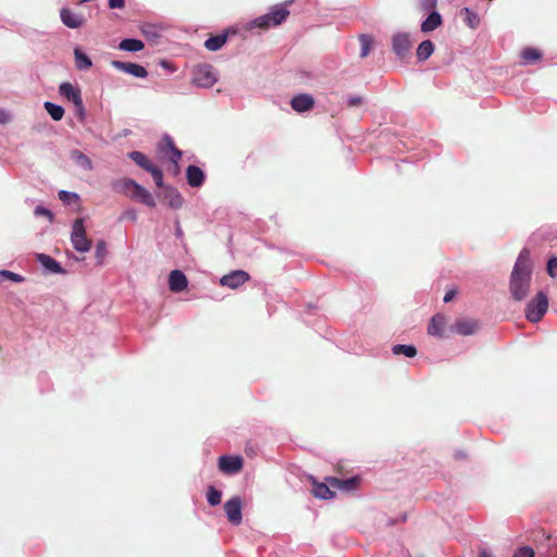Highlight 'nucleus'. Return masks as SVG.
<instances>
[{"instance_id":"nucleus-1","label":"nucleus","mask_w":557,"mask_h":557,"mask_svg":"<svg viewBox=\"0 0 557 557\" xmlns=\"http://www.w3.org/2000/svg\"><path fill=\"white\" fill-rule=\"evenodd\" d=\"M532 264L530 251L524 248L520 251L510 277V293L513 299H524L530 289Z\"/></svg>"},{"instance_id":"nucleus-2","label":"nucleus","mask_w":557,"mask_h":557,"mask_svg":"<svg viewBox=\"0 0 557 557\" xmlns=\"http://www.w3.org/2000/svg\"><path fill=\"white\" fill-rule=\"evenodd\" d=\"M292 2L293 0H289L284 4L272 7L269 13L255 18L251 25L261 29H269L270 27L281 25L289 15L286 5Z\"/></svg>"},{"instance_id":"nucleus-3","label":"nucleus","mask_w":557,"mask_h":557,"mask_svg":"<svg viewBox=\"0 0 557 557\" xmlns=\"http://www.w3.org/2000/svg\"><path fill=\"white\" fill-rule=\"evenodd\" d=\"M548 308V298L545 293L539 292L536 296L527 305L525 318L530 322H537L546 313Z\"/></svg>"},{"instance_id":"nucleus-4","label":"nucleus","mask_w":557,"mask_h":557,"mask_svg":"<svg viewBox=\"0 0 557 557\" xmlns=\"http://www.w3.org/2000/svg\"><path fill=\"white\" fill-rule=\"evenodd\" d=\"M71 242L73 247L81 252H87L91 248V240L87 237L82 218L76 219L73 223Z\"/></svg>"},{"instance_id":"nucleus-5","label":"nucleus","mask_w":557,"mask_h":557,"mask_svg":"<svg viewBox=\"0 0 557 557\" xmlns=\"http://www.w3.org/2000/svg\"><path fill=\"white\" fill-rule=\"evenodd\" d=\"M216 82L214 67L210 64H199L193 71V83L198 87L209 88Z\"/></svg>"},{"instance_id":"nucleus-6","label":"nucleus","mask_w":557,"mask_h":557,"mask_svg":"<svg viewBox=\"0 0 557 557\" xmlns=\"http://www.w3.org/2000/svg\"><path fill=\"white\" fill-rule=\"evenodd\" d=\"M128 157L137 164L139 165L141 169L146 170L147 172H149L152 177H153V181L156 183V185L158 187H161L163 185V174H162V171L153 165L150 160L140 151H132L128 153Z\"/></svg>"},{"instance_id":"nucleus-7","label":"nucleus","mask_w":557,"mask_h":557,"mask_svg":"<svg viewBox=\"0 0 557 557\" xmlns=\"http://www.w3.org/2000/svg\"><path fill=\"white\" fill-rule=\"evenodd\" d=\"M242 510H243V502L239 496H234V497L230 498L224 504L225 515L227 517V520L233 525H239L242 523V521H243Z\"/></svg>"},{"instance_id":"nucleus-8","label":"nucleus","mask_w":557,"mask_h":557,"mask_svg":"<svg viewBox=\"0 0 557 557\" xmlns=\"http://www.w3.org/2000/svg\"><path fill=\"white\" fill-rule=\"evenodd\" d=\"M392 48L399 59L408 55L412 48V41L408 33H397L392 38Z\"/></svg>"},{"instance_id":"nucleus-9","label":"nucleus","mask_w":557,"mask_h":557,"mask_svg":"<svg viewBox=\"0 0 557 557\" xmlns=\"http://www.w3.org/2000/svg\"><path fill=\"white\" fill-rule=\"evenodd\" d=\"M244 459L240 456H221L219 458V470L224 474H235L242 471Z\"/></svg>"},{"instance_id":"nucleus-10","label":"nucleus","mask_w":557,"mask_h":557,"mask_svg":"<svg viewBox=\"0 0 557 557\" xmlns=\"http://www.w3.org/2000/svg\"><path fill=\"white\" fill-rule=\"evenodd\" d=\"M250 275L244 270H235L228 274H225L221 277L220 284L222 286L230 287L232 289H236L247 281H249Z\"/></svg>"},{"instance_id":"nucleus-11","label":"nucleus","mask_w":557,"mask_h":557,"mask_svg":"<svg viewBox=\"0 0 557 557\" xmlns=\"http://www.w3.org/2000/svg\"><path fill=\"white\" fill-rule=\"evenodd\" d=\"M451 329L459 335L468 336L479 331L480 323L475 319H458Z\"/></svg>"},{"instance_id":"nucleus-12","label":"nucleus","mask_w":557,"mask_h":557,"mask_svg":"<svg viewBox=\"0 0 557 557\" xmlns=\"http://www.w3.org/2000/svg\"><path fill=\"white\" fill-rule=\"evenodd\" d=\"M111 64L114 69L131 74L135 77L145 78L148 75L147 70L137 63L112 61Z\"/></svg>"},{"instance_id":"nucleus-13","label":"nucleus","mask_w":557,"mask_h":557,"mask_svg":"<svg viewBox=\"0 0 557 557\" xmlns=\"http://www.w3.org/2000/svg\"><path fill=\"white\" fill-rule=\"evenodd\" d=\"M61 21L70 28H78L85 24V17L70 9L63 8L60 12Z\"/></svg>"},{"instance_id":"nucleus-14","label":"nucleus","mask_w":557,"mask_h":557,"mask_svg":"<svg viewBox=\"0 0 557 557\" xmlns=\"http://www.w3.org/2000/svg\"><path fill=\"white\" fill-rule=\"evenodd\" d=\"M59 92L62 97L72 101L74 107H81L82 95L79 88L74 87L69 82H65L60 85Z\"/></svg>"},{"instance_id":"nucleus-15","label":"nucleus","mask_w":557,"mask_h":557,"mask_svg":"<svg viewBox=\"0 0 557 557\" xmlns=\"http://www.w3.org/2000/svg\"><path fill=\"white\" fill-rule=\"evenodd\" d=\"M290 106L296 112H307L313 108L314 99L308 94H299L292 99Z\"/></svg>"},{"instance_id":"nucleus-16","label":"nucleus","mask_w":557,"mask_h":557,"mask_svg":"<svg viewBox=\"0 0 557 557\" xmlns=\"http://www.w3.org/2000/svg\"><path fill=\"white\" fill-rule=\"evenodd\" d=\"M446 323L447 319L444 314L437 313L433 315L428 326V333L433 336L444 337Z\"/></svg>"},{"instance_id":"nucleus-17","label":"nucleus","mask_w":557,"mask_h":557,"mask_svg":"<svg viewBox=\"0 0 557 557\" xmlns=\"http://www.w3.org/2000/svg\"><path fill=\"white\" fill-rule=\"evenodd\" d=\"M186 275L180 270H173L169 275V287L174 293H180L187 287Z\"/></svg>"},{"instance_id":"nucleus-18","label":"nucleus","mask_w":557,"mask_h":557,"mask_svg":"<svg viewBox=\"0 0 557 557\" xmlns=\"http://www.w3.org/2000/svg\"><path fill=\"white\" fill-rule=\"evenodd\" d=\"M161 150L165 154H168L170 161H172L175 164V166H177V163L182 158V151L175 147V144L170 136H165L163 138L161 144Z\"/></svg>"},{"instance_id":"nucleus-19","label":"nucleus","mask_w":557,"mask_h":557,"mask_svg":"<svg viewBox=\"0 0 557 557\" xmlns=\"http://www.w3.org/2000/svg\"><path fill=\"white\" fill-rule=\"evenodd\" d=\"M327 482L333 488L342 491H354L358 487L360 479L358 476H352L346 480L338 478H327Z\"/></svg>"},{"instance_id":"nucleus-20","label":"nucleus","mask_w":557,"mask_h":557,"mask_svg":"<svg viewBox=\"0 0 557 557\" xmlns=\"http://www.w3.org/2000/svg\"><path fill=\"white\" fill-rule=\"evenodd\" d=\"M186 178L191 187H200L205 182V173L197 165H188L186 169Z\"/></svg>"},{"instance_id":"nucleus-21","label":"nucleus","mask_w":557,"mask_h":557,"mask_svg":"<svg viewBox=\"0 0 557 557\" xmlns=\"http://www.w3.org/2000/svg\"><path fill=\"white\" fill-rule=\"evenodd\" d=\"M129 197L141 201L143 203H145L148 207L152 208L156 206L152 195L146 188H144L141 185H139L137 183L134 186L133 191L129 194Z\"/></svg>"},{"instance_id":"nucleus-22","label":"nucleus","mask_w":557,"mask_h":557,"mask_svg":"<svg viewBox=\"0 0 557 557\" xmlns=\"http://www.w3.org/2000/svg\"><path fill=\"white\" fill-rule=\"evenodd\" d=\"M443 23L442 15L437 11H432L421 23V32L430 33L440 27Z\"/></svg>"},{"instance_id":"nucleus-23","label":"nucleus","mask_w":557,"mask_h":557,"mask_svg":"<svg viewBox=\"0 0 557 557\" xmlns=\"http://www.w3.org/2000/svg\"><path fill=\"white\" fill-rule=\"evenodd\" d=\"M37 260L45 269H47L51 273H64V270L62 269L60 263L48 255L38 253Z\"/></svg>"},{"instance_id":"nucleus-24","label":"nucleus","mask_w":557,"mask_h":557,"mask_svg":"<svg viewBox=\"0 0 557 557\" xmlns=\"http://www.w3.org/2000/svg\"><path fill=\"white\" fill-rule=\"evenodd\" d=\"M164 201L173 209H178L183 206L182 195L171 187L164 188Z\"/></svg>"},{"instance_id":"nucleus-25","label":"nucleus","mask_w":557,"mask_h":557,"mask_svg":"<svg viewBox=\"0 0 557 557\" xmlns=\"http://www.w3.org/2000/svg\"><path fill=\"white\" fill-rule=\"evenodd\" d=\"M522 64H532L541 60L542 53L536 48L528 47L520 53Z\"/></svg>"},{"instance_id":"nucleus-26","label":"nucleus","mask_w":557,"mask_h":557,"mask_svg":"<svg viewBox=\"0 0 557 557\" xmlns=\"http://www.w3.org/2000/svg\"><path fill=\"white\" fill-rule=\"evenodd\" d=\"M71 159L82 169L86 171L92 170L91 160L79 150H73L71 152Z\"/></svg>"},{"instance_id":"nucleus-27","label":"nucleus","mask_w":557,"mask_h":557,"mask_svg":"<svg viewBox=\"0 0 557 557\" xmlns=\"http://www.w3.org/2000/svg\"><path fill=\"white\" fill-rule=\"evenodd\" d=\"M144 47H145L144 42L140 39H135V38L123 39L119 45V48L121 50L131 51V52L140 51L144 49Z\"/></svg>"},{"instance_id":"nucleus-28","label":"nucleus","mask_w":557,"mask_h":557,"mask_svg":"<svg viewBox=\"0 0 557 557\" xmlns=\"http://www.w3.org/2000/svg\"><path fill=\"white\" fill-rule=\"evenodd\" d=\"M74 58L77 70H88L92 65L90 58L87 54H85L79 48L74 49Z\"/></svg>"},{"instance_id":"nucleus-29","label":"nucleus","mask_w":557,"mask_h":557,"mask_svg":"<svg viewBox=\"0 0 557 557\" xmlns=\"http://www.w3.org/2000/svg\"><path fill=\"white\" fill-rule=\"evenodd\" d=\"M226 34L212 36L205 41V47L210 51H216L223 47V45L226 42Z\"/></svg>"},{"instance_id":"nucleus-30","label":"nucleus","mask_w":557,"mask_h":557,"mask_svg":"<svg viewBox=\"0 0 557 557\" xmlns=\"http://www.w3.org/2000/svg\"><path fill=\"white\" fill-rule=\"evenodd\" d=\"M434 52V44L431 40L422 41L417 49V58L420 61H425Z\"/></svg>"},{"instance_id":"nucleus-31","label":"nucleus","mask_w":557,"mask_h":557,"mask_svg":"<svg viewBox=\"0 0 557 557\" xmlns=\"http://www.w3.org/2000/svg\"><path fill=\"white\" fill-rule=\"evenodd\" d=\"M136 182L131 178H123L113 184V189L117 193H123L129 197L133 191Z\"/></svg>"},{"instance_id":"nucleus-32","label":"nucleus","mask_w":557,"mask_h":557,"mask_svg":"<svg viewBox=\"0 0 557 557\" xmlns=\"http://www.w3.org/2000/svg\"><path fill=\"white\" fill-rule=\"evenodd\" d=\"M44 107L52 120H54V121L62 120V117L64 115V109L61 106L52 103L50 101H46Z\"/></svg>"},{"instance_id":"nucleus-33","label":"nucleus","mask_w":557,"mask_h":557,"mask_svg":"<svg viewBox=\"0 0 557 557\" xmlns=\"http://www.w3.org/2000/svg\"><path fill=\"white\" fill-rule=\"evenodd\" d=\"M392 351L394 355H405L409 358H413L417 355V349L413 345H394Z\"/></svg>"},{"instance_id":"nucleus-34","label":"nucleus","mask_w":557,"mask_h":557,"mask_svg":"<svg viewBox=\"0 0 557 557\" xmlns=\"http://www.w3.org/2000/svg\"><path fill=\"white\" fill-rule=\"evenodd\" d=\"M313 494L315 497L322 499H330L334 496V492L330 490V486L324 483H319L313 488Z\"/></svg>"},{"instance_id":"nucleus-35","label":"nucleus","mask_w":557,"mask_h":557,"mask_svg":"<svg viewBox=\"0 0 557 557\" xmlns=\"http://www.w3.org/2000/svg\"><path fill=\"white\" fill-rule=\"evenodd\" d=\"M359 41L361 44V51L360 57L366 58L369 55L372 45H373V38L370 35L363 34L360 35Z\"/></svg>"},{"instance_id":"nucleus-36","label":"nucleus","mask_w":557,"mask_h":557,"mask_svg":"<svg viewBox=\"0 0 557 557\" xmlns=\"http://www.w3.org/2000/svg\"><path fill=\"white\" fill-rule=\"evenodd\" d=\"M108 255L107 243L104 240H98L96 244L95 257L98 265H102Z\"/></svg>"},{"instance_id":"nucleus-37","label":"nucleus","mask_w":557,"mask_h":557,"mask_svg":"<svg viewBox=\"0 0 557 557\" xmlns=\"http://www.w3.org/2000/svg\"><path fill=\"white\" fill-rule=\"evenodd\" d=\"M207 499L211 506H216L221 503L222 493L214 486H209L207 492Z\"/></svg>"},{"instance_id":"nucleus-38","label":"nucleus","mask_w":557,"mask_h":557,"mask_svg":"<svg viewBox=\"0 0 557 557\" xmlns=\"http://www.w3.org/2000/svg\"><path fill=\"white\" fill-rule=\"evenodd\" d=\"M4 280H10L14 283H22V282H24L25 278L17 273H14V272H11L8 270H1L0 271V282H2Z\"/></svg>"},{"instance_id":"nucleus-39","label":"nucleus","mask_w":557,"mask_h":557,"mask_svg":"<svg viewBox=\"0 0 557 557\" xmlns=\"http://www.w3.org/2000/svg\"><path fill=\"white\" fill-rule=\"evenodd\" d=\"M534 556H535V552L531 546H522V547L518 548L512 555V557H534Z\"/></svg>"},{"instance_id":"nucleus-40","label":"nucleus","mask_w":557,"mask_h":557,"mask_svg":"<svg viewBox=\"0 0 557 557\" xmlns=\"http://www.w3.org/2000/svg\"><path fill=\"white\" fill-rule=\"evenodd\" d=\"M437 0H419V9L421 12H428L436 8Z\"/></svg>"},{"instance_id":"nucleus-41","label":"nucleus","mask_w":557,"mask_h":557,"mask_svg":"<svg viewBox=\"0 0 557 557\" xmlns=\"http://www.w3.org/2000/svg\"><path fill=\"white\" fill-rule=\"evenodd\" d=\"M462 11L467 14L468 25L471 28H475L478 26V23H479L478 15L474 14L472 11H470V9H468V8H465Z\"/></svg>"},{"instance_id":"nucleus-42","label":"nucleus","mask_w":557,"mask_h":557,"mask_svg":"<svg viewBox=\"0 0 557 557\" xmlns=\"http://www.w3.org/2000/svg\"><path fill=\"white\" fill-rule=\"evenodd\" d=\"M59 198L65 203H71L73 200H78V195L75 193L61 190L59 191Z\"/></svg>"},{"instance_id":"nucleus-43","label":"nucleus","mask_w":557,"mask_h":557,"mask_svg":"<svg viewBox=\"0 0 557 557\" xmlns=\"http://www.w3.org/2000/svg\"><path fill=\"white\" fill-rule=\"evenodd\" d=\"M557 269V257H552L547 262V273L549 276L555 277V270Z\"/></svg>"},{"instance_id":"nucleus-44","label":"nucleus","mask_w":557,"mask_h":557,"mask_svg":"<svg viewBox=\"0 0 557 557\" xmlns=\"http://www.w3.org/2000/svg\"><path fill=\"white\" fill-rule=\"evenodd\" d=\"M35 214L36 215H44V216H47L50 221L52 220L53 215H52V212L41 206H38L36 209H35Z\"/></svg>"},{"instance_id":"nucleus-45","label":"nucleus","mask_w":557,"mask_h":557,"mask_svg":"<svg viewBox=\"0 0 557 557\" xmlns=\"http://www.w3.org/2000/svg\"><path fill=\"white\" fill-rule=\"evenodd\" d=\"M125 5L124 0H109V8L110 9H122Z\"/></svg>"},{"instance_id":"nucleus-46","label":"nucleus","mask_w":557,"mask_h":557,"mask_svg":"<svg viewBox=\"0 0 557 557\" xmlns=\"http://www.w3.org/2000/svg\"><path fill=\"white\" fill-rule=\"evenodd\" d=\"M11 120L10 114L0 108V124H8Z\"/></svg>"},{"instance_id":"nucleus-47","label":"nucleus","mask_w":557,"mask_h":557,"mask_svg":"<svg viewBox=\"0 0 557 557\" xmlns=\"http://www.w3.org/2000/svg\"><path fill=\"white\" fill-rule=\"evenodd\" d=\"M75 109H76V113H77L79 120L83 121L85 117V108H84L83 99H81V107H75Z\"/></svg>"},{"instance_id":"nucleus-48","label":"nucleus","mask_w":557,"mask_h":557,"mask_svg":"<svg viewBox=\"0 0 557 557\" xmlns=\"http://www.w3.org/2000/svg\"><path fill=\"white\" fill-rule=\"evenodd\" d=\"M361 103H362L361 97H350L349 101H348L349 107L360 106Z\"/></svg>"},{"instance_id":"nucleus-49","label":"nucleus","mask_w":557,"mask_h":557,"mask_svg":"<svg viewBox=\"0 0 557 557\" xmlns=\"http://www.w3.org/2000/svg\"><path fill=\"white\" fill-rule=\"evenodd\" d=\"M456 293H457V292H456L455 289H450V290H448V292L445 294V296H444V301H445V302H449V301H451V300L454 299V297L456 296Z\"/></svg>"},{"instance_id":"nucleus-50","label":"nucleus","mask_w":557,"mask_h":557,"mask_svg":"<svg viewBox=\"0 0 557 557\" xmlns=\"http://www.w3.org/2000/svg\"><path fill=\"white\" fill-rule=\"evenodd\" d=\"M479 557H490V555L485 550H482Z\"/></svg>"}]
</instances>
